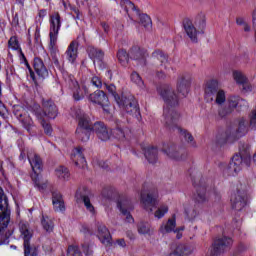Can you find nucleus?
<instances>
[{"label": "nucleus", "instance_id": "13d9d810", "mask_svg": "<svg viewBox=\"0 0 256 256\" xmlns=\"http://www.w3.org/2000/svg\"><path fill=\"white\" fill-rule=\"evenodd\" d=\"M124 217L126 218L127 223H133V216H131V213H129V210L126 211V213H122Z\"/></svg>", "mask_w": 256, "mask_h": 256}, {"label": "nucleus", "instance_id": "5fc2aeb1", "mask_svg": "<svg viewBox=\"0 0 256 256\" xmlns=\"http://www.w3.org/2000/svg\"><path fill=\"white\" fill-rule=\"evenodd\" d=\"M195 25L198 27V29H201V31H203V29H205V18L204 17L196 18Z\"/></svg>", "mask_w": 256, "mask_h": 256}, {"label": "nucleus", "instance_id": "6e6552de", "mask_svg": "<svg viewBox=\"0 0 256 256\" xmlns=\"http://www.w3.org/2000/svg\"><path fill=\"white\" fill-rule=\"evenodd\" d=\"M34 111H40L41 115L46 120L56 119L57 115H59V110L57 109L55 102L51 99L45 98L42 99V110L39 107H34Z\"/></svg>", "mask_w": 256, "mask_h": 256}, {"label": "nucleus", "instance_id": "3c124183", "mask_svg": "<svg viewBox=\"0 0 256 256\" xmlns=\"http://www.w3.org/2000/svg\"><path fill=\"white\" fill-rule=\"evenodd\" d=\"M248 129H247V121H245V119H241L239 121V126H238V132L239 133H247Z\"/></svg>", "mask_w": 256, "mask_h": 256}, {"label": "nucleus", "instance_id": "20e7f679", "mask_svg": "<svg viewBox=\"0 0 256 256\" xmlns=\"http://www.w3.org/2000/svg\"><path fill=\"white\" fill-rule=\"evenodd\" d=\"M204 97L208 103L215 101L216 105H223L227 101L225 91L219 89L217 80H209L204 87Z\"/></svg>", "mask_w": 256, "mask_h": 256}, {"label": "nucleus", "instance_id": "09e8293b", "mask_svg": "<svg viewBox=\"0 0 256 256\" xmlns=\"http://www.w3.org/2000/svg\"><path fill=\"white\" fill-rule=\"evenodd\" d=\"M67 256H82L81 250L77 246H69Z\"/></svg>", "mask_w": 256, "mask_h": 256}, {"label": "nucleus", "instance_id": "393cba45", "mask_svg": "<svg viewBox=\"0 0 256 256\" xmlns=\"http://www.w3.org/2000/svg\"><path fill=\"white\" fill-rule=\"evenodd\" d=\"M233 79L236 81L238 85H242L244 91H251V85L249 84V80L247 76L241 71H234L233 72Z\"/></svg>", "mask_w": 256, "mask_h": 256}, {"label": "nucleus", "instance_id": "412c9836", "mask_svg": "<svg viewBox=\"0 0 256 256\" xmlns=\"http://www.w3.org/2000/svg\"><path fill=\"white\" fill-rule=\"evenodd\" d=\"M148 55L147 50L139 47H134L130 51L131 59H134V61H139L140 65H145Z\"/></svg>", "mask_w": 256, "mask_h": 256}, {"label": "nucleus", "instance_id": "c9c22d12", "mask_svg": "<svg viewBox=\"0 0 256 256\" xmlns=\"http://www.w3.org/2000/svg\"><path fill=\"white\" fill-rule=\"evenodd\" d=\"M144 155L150 163H157V148L148 147L145 149Z\"/></svg>", "mask_w": 256, "mask_h": 256}, {"label": "nucleus", "instance_id": "4c0bfd02", "mask_svg": "<svg viewBox=\"0 0 256 256\" xmlns=\"http://www.w3.org/2000/svg\"><path fill=\"white\" fill-rule=\"evenodd\" d=\"M118 61L123 67L129 65V54L125 50H119L117 53Z\"/></svg>", "mask_w": 256, "mask_h": 256}, {"label": "nucleus", "instance_id": "a18cd8bd", "mask_svg": "<svg viewBox=\"0 0 256 256\" xmlns=\"http://www.w3.org/2000/svg\"><path fill=\"white\" fill-rule=\"evenodd\" d=\"M8 47L9 49H13V51H17L20 48L19 46V40H17V36H12L8 41Z\"/></svg>", "mask_w": 256, "mask_h": 256}, {"label": "nucleus", "instance_id": "e2e57ef3", "mask_svg": "<svg viewBox=\"0 0 256 256\" xmlns=\"http://www.w3.org/2000/svg\"><path fill=\"white\" fill-rule=\"evenodd\" d=\"M53 63L58 69H61V63L59 62V59H57L55 56H53Z\"/></svg>", "mask_w": 256, "mask_h": 256}, {"label": "nucleus", "instance_id": "4468645a", "mask_svg": "<svg viewBox=\"0 0 256 256\" xmlns=\"http://www.w3.org/2000/svg\"><path fill=\"white\" fill-rule=\"evenodd\" d=\"M141 205L146 209V211L153 212V207L157 205V194L142 192L141 193Z\"/></svg>", "mask_w": 256, "mask_h": 256}, {"label": "nucleus", "instance_id": "8fccbe9b", "mask_svg": "<svg viewBox=\"0 0 256 256\" xmlns=\"http://www.w3.org/2000/svg\"><path fill=\"white\" fill-rule=\"evenodd\" d=\"M91 84L93 85V87H96L97 89H101V87H103V81L99 76H93L91 78Z\"/></svg>", "mask_w": 256, "mask_h": 256}, {"label": "nucleus", "instance_id": "a878e982", "mask_svg": "<svg viewBox=\"0 0 256 256\" xmlns=\"http://www.w3.org/2000/svg\"><path fill=\"white\" fill-rule=\"evenodd\" d=\"M35 117L38 119L41 127L44 129L45 135L51 136L53 135V127L51 126V123L49 122L50 120L45 119L41 115V111L35 110Z\"/></svg>", "mask_w": 256, "mask_h": 256}, {"label": "nucleus", "instance_id": "ea45409f", "mask_svg": "<svg viewBox=\"0 0 256 256\" xmlns=\"http://www.w3.org/2000/svg\"><path fill=\"white\" fill-rule=\"evenodd\" d=\"M169 212V206L163 204L158 207V209L155 211L154 216L156 219H162V217H165L166 213Z\"/></svg>", "mask_w": 256, "mask_h": 256}, {"label": "nucleus", "instance_id": "f704fd0d", "mask_svg": "<svg viewBox=\"0 0 256 256\" xmlns=\"http://www.w3.org/2000/svg\"><path fill=\"white\" fill-rule=\"evenodd\" d=\"M92 131L93 130H85V129L77 128L76 129V137L83 143H87V141H89V139L91 137Z\"/></svg>", "mask_w": 256, "mask_h": 256}, {"label": "nucleus", "instance_id": "9b49d317", "mask_svg": "<svg viewBox=\"0 0 256 256\" xmlns=\"http://www.w3.org/2000/svg\"><path fill=\"white\" fill-rule=\"evenodd\" d=\"M91 197H93V193L87 187L80 188L76 193V198L81 199L90 213H95V207L91 204Z\"/></svg>", "mask_w": 256, "mask_h": 256}, {"label": "nucleus", "instance_id": "4be33fe9", "mask_svg": "<svg viewBox=\"0 0 256 256\" xmlns=\"http://www.w3.org/2000/svg\"><path fill=\"white\" fill-rule=\"evenodd\" d=\"M71 159L75 163L76 167H79L80 169L87 165V161L85 160V156L83 155V148L81 147H77L73 150Z\"/></svg>", "mask_w": 256, "mask_h": 256}, {"label": "nucleus", "instance_id": "423d86ee", "mask_svg": "<svg viewBox=\"0 0 256 256\" xmlns=\"http://www.w3.org/2000/svg\"><path fill=\"white\" fill-rule=\"evenodd\" d=\"M61 29V15L59 12H54L50 15V30H49V49L51 55H55V53L59 52V48L57 47V39L59 37V30Z\"/></svg>", "mask_w": 256, "mask_h": 256}, {"label": "nucleus", "instance_id": "7c9ffc66", "mask_svg": "<svg viewBox=\"0 0 256 256\" xmlns=\"http://www.w3.org/2000/svg\"><path fill=\"white\" fill-rule=\"evenodd\" d=\"M52 203L55 211H65V202L63 196L59 193H53Z\"/></svg>", "mask_w": 256, "mask_h": 256}, {"label": "nucleus", "instance_id": "0e129e2a", "mask_svg": "<svg viewBox=\"0 0 256 256\" xmlns=\"http://www.w3.org/2000/svg\"><path fill=\"white\" fill-rule=\"evenodd\" d=\"M117 244L120 246V247H126L127 244L125 243V239H118L117 240Z\"/></svg>", "mask_w": 256, "mask_h": 256}, {"label": "nucleus", "instance_id": "69168bd1", "mask_svg": "<svg viewBox=\"0 0 256 256\" xmlns=\"http://www.w3.org/2000/svg\"><path fill=\"white\" fill-rule=\"evenodd\" d=\"M101 25H102V28L104 29L105 33H108L109 32V25H107V23H105V22H102Z\"/></svg>", "mask_w": 256, "mask_h": 256}, {"label": "nucleus", "instance_id": "39448f33", "mask_svg": "<svg viewBox=\"0 0 256 256\" xmlns=\"http://www.w3.org/2000/svg\"><path fill=\"white\" fill-rule=\"evenodd\" d=\"M251 146L248 144H242L239 148V154H235L227 168L228 175L234 177L239 171H241V166L243 165V159H251Z\"/></svg>", "mask_w": 256, "mask_h": 256}, {"label": "nucleus", "instance_id": "f03ea898", "mask_svg": "<svg viewBox=\"0 0 256 256\" xmlns=\"http://www.w3.org/2000/svg\"><path fill=\"white\" fill-rule=\"evenodd\" d=\"M105 87L108 93H111L116 99L119 107H121L123 111L129 113V115H139V103L137 102V99H135V96L122 95L120 98L119 94H117V87L113 84H105Z\"/></svg>", "mask_w": 256, "mask_h": 256}, {"label": "nucleus", "instance_id": "bf43d9fd", "mask_svg": "<svg viewBox=\"0 0 256 256\" xmlns=\"http://www.w3.org/2000/svg\"><path fill=\"white\" fill-rule=\"evenodd\" d=\"M72 12L76 15V19H81V12L77 8H72Z\"/></svg>", "mask_w": 256, "mask_h": 256}, {"label": "nucleus", "instance_id": "2eb2a0df", "mask_svg": "<svg viewBox=\"0 0 256 256\" xmlns=\"http://www.w3.org/2000/svg\"><path fill=\"white\" fill-rule=\"evenodd\" d=\"M68 85L73 91V98L75 99V101H81V99H83V97H85V95L89 93V90H87L86 86L83 87V93V90H81V87H79V82H77V80L75 79L70 78L68 80Z\"/></svg>", "mask_w": 256, "mask_h": 256}, {"label": "nucleus", "instance_id": "dca6fc26", "mask_svg": "<svg viewBox=\"0 0 256 256\" xmlns=\"http://www.w3.org/2000/svg\"><path fill=\"white\" fill-rule=\"evenodd\" d=\"M230 201L233 209H236V211H241V209H243V207L247 205V200H245V196H243V193L239 190L231 195Z\"/></svg>", "mask_w": 256, "mask_h": 256}, {"label": "nucleus", "instance_id": "864d4df0", "mask_svg": "<svg viewBox=\"0 0 256 256\" xmlns=\"http://www.w3.org/2000/svg\"><path fill=\"white\" fill-rule=\"evenodd\" d=\"M131 80L136 83V85H143V80L141 79V76L137 72H133L131 74Z\"/></svg>", "mask_w": 256, "mask_h": 256}, {"label": "nucleus", "instance_id": "f3484780", "mask_svg": "<svg viewBox=\"0 0 256 256\" xmlns=\"http://www.w3.org/2000/svg\"><path fill=\"white\" fill-rule=\"evenodd\" d=\"M93 131L101 141H109V139H111V132L109 129H107V126H105L103 122L94 123Z\"/></svg>", "mask_w": 256, "mask_h": 256}, {"label": "nucleus", "instance_id": "2f4dec72", "mask_svg": "<svg viewBox=\"0 0 256 256\" xmlns=\"http://www.w3.org/2000/svg\"><path fill=\"white\" fill-rule=\"evenodd\" d=\"M87 53L88 56L90 57V59H92V61H101V59H103V51H101L100 49L95 48L94 46H88L87 47Z\"/></svg>", "mask_w": 256, "mask_h": 256}, {"label": "nucleus", "instance_id": "473e14b6", "mask_svg": "<svg viewBox=\"0 0 256 256\" xmlns=\"http://www.w3.org/2000/svg\"><path fill=\"white\" fill-rule=\"evenodd\" d=\"M118 208L121 213H127V211L133 209V204H131V200L128 198H120L118 200Z\"/></svg>", "mask_w": 256, "mask_h": 256}, {"label": "nucleus", "instance_id": "c85d7f7f", "mask_svg": "<svg viewBox=\"0 0 256 256\" xmlns=\"http://www.w3.org/2000/svg\"><path fill=\"white\" fill-rule=\"evenodd\" d=\"M177 226V223L175 221V216L168 219L167 223L164 226H161L160 231L161 233H171V231L177 232V231H183L185 228L181 227L179 229L175 230V227Z\"/></svg>", "mask_w": 256, "mask_h": 256}, {"label": "nucleus", "instance_id": "6e6d98bb", "mask_svg": "<svg viewBox=\"0 0 256 256\" xmlns=\"http://www.w3.org/2000/svg\"><path fill=\"white\" fill-rule=\"evenodd\" d=\"M197 201L198 203H205L207 201V195L205 194V190L198 191V196H197Z\"/></svg>", "mask_w": 256, "mask_h": 256}, {"label": "nucleus", "instance_id": "cd10ccee", "mask_svg": "<svg viewBox=\"0 0 256 256\" xmlns=\"http://www.w3.org/2000/svg\"><path fill=\"white\" fill-rule=\"evenodd\" d=\"M164 151L170 159H174L175 161H181V159H183V155L179 152V148L175 146V144H171L167 148H164Z\"/></svg>", "mask_w": 256, "mask_h": 256}, {"label": "nucleus", "instance_id": "338daca9", "mask_svg": "<svg viewBox=\"0 0 256 256\" xmlns=\"http://www.w3.org/2000/svg\"><path fill=\"white\" fill-rule=\"evenodd\" d=\"M102 108H103V110L105 111V113H110V108H109V105H107V103L104 104V105L102 106Z\"/></svg>", "mask_w": 256, "mask_h": 256}, {"label": "nucleus", "instance_id": "5701e85b", "mask_svg": "<svg viewBox=\"0 0 256 256\" xmlns=\"http://www.w3.org/2000/svg\"><path fill=\"white\" fill-rule=\"evenodd\" d=\"M79 53V42L77 40H73L67 50H66V57L69 63H75L77 61V55Z\"/></svg>", "mask_w": 256, "mask_h": 256}, {"label": "nucleus", "instance_id": "37998d69", "mask_svg": "<svg viewBox=\"0 0 256 256\" xmlns=\"http://www.w3.org/2000/svg\"><path fill=\"white\" fill-rule=\"evenodd\" d=\"M138 233L141 235H147L151 233V225H149V223L140 222L138 224Z\"/></svg>", "mask_w": 256, "mask_h": 256}, {"label": "nucleus", "instance_id": "0eeeda50", "mask_svg": "<svg viewBox=\"0 0 256 256\" xmlns=\"http://www.w3.org/2000/svg\"><path fill=\"white\" fill-rule=\"evenodd\" d=\"M11 221V209L9 208V199L0 188V237L5 238V230Z\"/></svg>", "mask_w": 256, "mask_h": 256}, {"label": "nucleus", "instance_id": "a19ab883", "mask_svg": "<svg viewBox=\"0 0 256 256\" xmlns=\"http://www.w3.org/2000/svg\"><path fill=\"white\" fill-rule=\"evenodd\" d=\"M140 24L145 27V29H151L153 23L151 22V17L147 14H140Z\"/></svg>", "mask_w": 256, "mask_h": 256}, {"label": "nucleus", "instance_id": "72a5a7b5", "mask_svg": "<svg viewBox=\"0 0 256 256\" xmlns=\"http://www.w3.org/2000/svg\"><path fill=\"white\" fill-rule=\"evenodd\" d=\"M152 57L153 59H156V61H159L160 65H166L169 63V56H167V54L161 50H155L152 53Z\"/></svg>", "mask_w": 256, "mask_h": 256}, {"label": "nucleus", "instance_id": "c03bdc74", "mask_svg": "<svg viewBox=\"0 0 256 256\" xmlns=\"http://www.w3.org/2000/svg\"><path fill=\"white\" fill-rule=\"evenodd\" d=\"M121 7L125 9L126 13H129L130 10L135 11V4L131 2L130 0H121L120 1Z\"/></svg>", "mask_w": 256, "mask_h": 256}, {"label": "nucleus", "instance_id": "6ab92c4d", "mask_svg": "<svg viewBox=\"0 0 256 256\" xmlns=\"http://www.w3.org/2000/svg\"><path fill=\"white\" fill-rule=\"evenodd\" d=\"M14 115L17 117V119H19V121L22 122L23 127H25L27 131L31 130L33 127V119L24 109L15 110Z\"/></svg>", "mask_w": 256, "mask_h": 256}, {"label": "nucleus", "instance_id": "de8ad7c7", "mask_svg": "<svg viewBox=\"0 0 256 256\" xmlns=\"http://www.w3.org/2000/svg\"><path fill=\"white\" fill-rule=\"evenodd\" d=\"M231 113H233V109H231V108L228 107V106L221 107V108H219V110H218V115H219V117H221L222 119H223L224 117H227L228 115H231Z\"/></svg>", "mask_w": 256, "mask_h": 256}, {"label": "nucleus", "instance_id": "052dcab7", "mask_svg": "<svg viewBox=\"0 0 256 256\" xmlns=\"http://www.w3.org/2000/svg\"><path fill=\"white\" fill-rule=\"evenodd\" d=\"M252 23L253 27L256 28V8L252 12Z\"/></svg>", "mask_w": 256, "mask_h": 256}, {"label": "nucleus", "instance_id": "e433bc0d", "mask_svg": "<svg viewBox=\"0 0 256 256\" xmlns=\"http://www.w3.org/2000/svg\"><path fill=\"white\" fill-rule=\"evenodd\" d=\"M171 256H189L191 255V250L187 249V246L180 244L176 247Z\"/></svg>", "mask_w": 256, "mask_h": 256}, {"label": "nucleus", "instance_id": "a211bd4d", "mask_svg": "<svg viewBox=\"0 0 256 256\" xmlns=\"http://www.w3.org/2000/svg\"><path fill=\"white\" fill-rule=\"evenodd\" d=\"M98 228V238L103 243V245H106V247H109L111 245V232H109V229H107V226L102 223H97Z\"/></svg>", "mask_w": 256, "mask_h": 256}, {"label": "nucleus", "instance_id": "ddd939ff", "mask_svg": "<svg viewBox=\"0 0 256 256\" xmlns=\"http://www.w3.org/2000/svg\"><path fill=\"white\" fill-rule=\"evenodd\" d=\"M177 92L182 97H187L189 89H191V79L185 75H180L176 85Z\"/></svg>", "mask_w": 256, "mask_h": 256}, {"label": "nucleus", "instance_id": "4d7b16f0", "mask_svg": "<svg viewBox=\"0 0 256 256\" xmlns=\"http://www.w3.org/2000/svg\"><path fill=\"white\" fill-rule=\"evenodd\" d=\"M47 16V10L46 9H42V10H39L38 12V21H43V19Z\"/></svg>", "mask_w": 256, "mask_h": 256}, {"label": "nucleus", "instance_id": "58836bf2", "mask_svg": "<svg viewBox=\"0 0 256 256\" xmlns=\"http://www.w3.org/2000/svg\"><path fill=\"white\" fill-rule=\"evenodd\" d=\"M55 173H56V176L58 177V179H63L64 181L67 180L70 176L69 170L64 166H59L55 170Z\"/></svg>", "mask_w": 256, "mask_h": 256}, {"label": "nucleus", "instance_id": "9d476101", "mask_svg": "<svg viewBox=\"0 0 256 256\" xmlns=\"http://www.w3.org/2000/svg\"><path fill=\"white\" fill-rule=\"evenodd\" d=\"M19 231L21 237L24 239L25 256H29L31 255V245L29 244V241H31V237H33V230L31 229V226H29V222L20 221Z\"/></svg>", "mask_w": 256, "mask_h": 256}, {"label": "nucleus", "instance_id": "680f3d73", "mask_svg": "<svg viewBox=\"0 0 256 256\" xmlns=\"http://www.w3.org/2000/svg\"><path fill=\"white\" fill-rule=\"evenodd\" d=\"M13 25H19V14H15L12 20Z\"/></svg>", "mask_w": 256, "mask_h": 256}, {"label": "nucleus", "instance_id": "f8f14e48", "mask_svg": "<svg viewBox=\"0 0 256 256\" xmlns=\"http://www.w3.org/2000/svg\"><path fill=\"white\" fill-rule=\"evenodd\" d=\"M76 119L78 120V127L77 129H84L93 131L95 129V124L91 121V118L87 116L83 111L78 110L76 111Z\"/></svg>", "mask_w": 256, "mask_h": 256}, {"label": "nucleus", "instance_id": "49530a36", "mask_svg": "<svg viewBox=\"0 0 256 256\" xmlns=\"http://www.w3.org/2000/svg\"><path fill=\"white\" fill-rule=\"evenodd\" d=\"M239 105V97L238 96H230L228 98V107L232 109V111H235V108Z\"/></svg>", "mask_w": 256, "mask_h": 256}, {"label": "nucleus", "instance_id": "603ef678", "mask_svg": "<svg viewBox=\"0 0 256 256\" xmlns=\"http://www.w3.org/2000/svg\"><path fill=\"white\" fill-rule=\"evenodd\" d=\"M250 129H256V109L253 110L250 114V123H249Z\"/></svg>", "mask_w": 256, "mask_h": 256}, {"label": "nucleus", "instance_id": "774afa93", "mask_svg": "<svg viewBox=\"0 0 256 256\" xmlns=\"http://www.w3.org/2000/svg\"><path fill=\"white\" fill-rule=\"evenodd\" d=\"M244 31H246V32L251 31V26L244 24Z\"/></svg>", "mask_w": 256, "mask_h": 256}, {"label": "nucleus", "instance_id": "bb28decb", "mask_svg": "<svg viewBox=\"0 0 256 256\" xmlns=\"http://www.w3.org/2000/svg\"><path fill=\"white\" fill-rule=\"evenodd\" d=\"M34 70L39 77H42V79L49 77V71L47 70V67H45V64L41 58L34 59Z\"/></svg>", "mask_w": 256, "mask_h": 256}, {"label": "nucleus", "instance_id": "b1692460", "mask_svg": "<svg viewBox=\"0 0 256 256\" xmlns=\"http://www.w3.org/2000/svg\"><path fill=\"white\" fill-rule=\"evenodd\" d=\"M89 100L92 103L101 105V107H103V105H107V103H109V98L107 97V94H105V92H103L102 90H97L94 93L90 94Z\"/></svg>", "mask_w": 256, "mask_h": 256}, {"label": "nucleus", "instance_id": "f257e3e1", "mask_svg": "<svg viewBox=\"0 0 256 256\" xmlns=\"http://www.w3.org/2000/svg\"><path fill=\"white\" fill-rule=\"evenodd\" d=\"M158 93L161 95L162 99L165 101L166 106L164 107V123L165 127L169 131H178L185 141L188 143H193V135L187 130L179 127V119L181 115L175 110V107L179 105V96L175 94V91L171 89L169 85H163L158 88Z\"/></svg>", "mask_w": 256, "mask_h": 256}, {"label": "nucleus", "instance_id": "aec40b11", "mask_svg": "<svg viewBox=\"0 0 256 256\" xmlns=\"http://www.w3.org/2000/svg\"><path fill=\"white\" fill-rule=\"evenodd\" d=\"M183 26L184 31L189 37V39H191V41H193L194 43H197V35L199 31H197V28H195L193 21H191L190 19H185L183 22Z\"/></svg>", "mask_w": 256, "mask_h": 256}, {"label": "nucleus", "instance_id": "79ce46f5", "mask_svg": "<svg viewBox=\"0 0 256 256\" xmlns=\"http://www.w3.org/2000/svg\"><path fill=\"white\" fill-rule=\"evenodd\" d=\"M113 135L116 139H118V141H125V130H123V127L121 125L117 124Z\"/></svg>", "mask_w": 256, "mask_h": 256}, {"label": "nucleus", "instance_id": "7ed1b4c3", "mask_svg": "<svg viewBox=\"0 0 256 256\" xmlns=\"http://www.w3.org/2000/svg\"><path fill=\"white\" fill-rule=\"evenodd\" d=\"M27 157L32 167L33 174H31V179L35 187H37L39 191H45V189H47V183H41L39 180V174L43 170V159L33 150L28 151Z\"/></svg>", "mask_w": 256, "mask_h": 256}, {"label": "nucleus", "instance_id": "1a4fd4ad", "mask_svg": "<svg viewBox=\"0 0 256 256\" xmlns=\"http://www.w3.org/2000/svg\"><path fill=\"white\" fill-rule=\"evenodd\" d=\"M231 245H233V239L223 236L222 238H218L214 241L210 256H221L225 251L231 249Z\"/></svg>", "mask_w": 256, "mask_h": 256}, {"label": "nucleus", "instance_id": "c756f323", "mask_svg": "<svg viewBox=\"0 0 256 256\" xmlns=\"http://www.w3.org/2000/svg\"><path fill=\"white\" fill-rule=\"evenodd\" d=\"M41 225L46 233H53V229H55V222L53 221V218L45 214L42 215Z\"/></svg>", "mask_w": 256, "mask_h": 256}]
</instances>
